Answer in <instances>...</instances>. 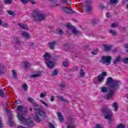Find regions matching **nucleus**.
<instances>
[{
    "instance_id": "obj_29",
    "label": "nucleus",
    "mask_w": 128,
    "mask_h": 128,
    "mask_svg": "<svg viewBox=\"0 0 128 128\" xmlns=\"http://www.w3.org/2000/svg\"><path fill=\"white\" fill-rule=\"evenodd\" d=\"M109 32L110 34H113V36H116V34H118L116 32V31L114 30H109Z\"/></svg>"
},
{
    "instance_id": "obj_49",
    "label": "nucleus",
    "mask_w": 128,
    "mask_h": 128,
    "mask_svg": "<svg viewBox=\"0 0 128 128\" xmlns=\"http://www.w3.org/2000/svg\"><path fill=\"white\" fill-rule=\"evenodd\" d=\"M56 74H58V71L55 70L53 72V76H56Z\"/></svg>"
},
{
    "instance_id": "obj_31",
    "label": "nucleus",
    "mask_w": 128,
    "mask_h": 128,
    "mask_svg": "<svg viewBox=\"0 0 128 128\" xmlns=\"http://www.w3.org/2000/svg\"><path fill=\"white\" fill-rule=\"evenodd\" d=\"M4 2L6 4H12V0H4Z\"/></svg>"
},
{
    "instance_id": "obj_30",
    "label": "nucleus",
    "mask_w": 128,
    "mask_h": 128,
    "mask_svg": "<svg viewBox=\"0 0 128 128\" xmlns=\"http://www.w3.org/2000/svg\"><path fill=\"white\" fill-rule=\"evenodd\" d=\"M66 82H62L60 85H59V86L61 88H66Z\"/></svg>"
},
{
    "instance_id": "obj_7",
    "label": "nucleus",
    "mask_w": 128,
    "mask_h": 128,
    "mask_svg": "<svg viewBox=\"0 0 128 128\" xmlns=\"http://www.w3.org/2000/svg\"><path fill=\"white\" fill-rule=\"evenodd\" d=\"M25 110L26 108L22 105H19L17 107V110L18 112H20L22 116H26L28 112V111Z\"/></svg>"
},
{
    "instance_id": "obj_20",
    "label": "nucleus",
    "mask_w": 128,
    "mask_h": 128,
    "mask_svg": "<svg viewBox=\"0 0 128 128\" xmlns=\"http://www.w3.org/2000/svg\"><path fill=\"white\" fill-rule=\"evenodd\" d=\"M120 60H122V58H120V56H118L114 60V64H118Z\"/></svg>"
},
{
    "instance_id": "obj_43",
    "label": "nucleus",
    "mask_w": 128,
    "mask_h": 128,
    "mask_svg": "<svg viewBox=\"0 0 128 128\" xmlns=\"http://www.w3.org/2000/svg\"><path fill=\"white\" fill-rule=\"evenodd\" d=\"M118 0H110V4H118Z\"/></svg>"
},
{
    "instance_id": "obj_64",
    "label": "nucleus",
    "mask_w": 128,
    "mask_h": 128,
    "mask_svg": "<svg viewBox=\"0 0 128 128\" xmlns=\"http://www.w3.org/2000/svg\"><path fill=\"white\" fill-rule=\"evenodd\" d=\"M58 6V4H56L54 6Z\"/></svg>"
},
{
    "instance_id": "obj_41",
    "label": "nucleus",
    "mask_w": 128,
    "mask_h": 128,
    "mask_svg": "<svg viewBox=\"0 0 128 128\" xmlns=\"http://www.w3.org/2000/svg\"><path fill=\"white\" fill-rule=\"evenodd\" d=\"M68 128H76V125L74 124H70L68 125Z\"/></svg>"
},
{
    "instance_id": "obj_44",
    "label": "nucleus",
    "mask_w": 128,
    "mask_h": 128,
    "mask_svg": "<svg viewBox=\"0 0 128 128\" xmlns=\"http://www.w3.org/2000/svg\"><path fill=\"white\" fill-rule=\"evenodd\" d=\"M96 128H104V126L101 124H96Z\"/></svg>"
},
{
    "instance_id": "obj_15",
    "label": "nucleus",
    "mask_w": 128,
    "mask_h": 128,
    "mask_svg": "<svg viewBox=\"0 0 128 128\" xmlns=\"http://www.w3.org/2000/svg\"><path fill=\"white\" fill-rule=\"evenodd\" d=\"M43 58L46 60V62H50V55L48 53H46L44 55Z\"/></svg>"
},
{
    "instance_id": "obj_1",
    "label": "nucleus",
    "mask_w": 128,
    "mask_h": 128,
    "mask_svg": "<svg viewBox=\"0 0 128 128\" xmlns=\"http://www.w3.org/2000/svg\"><path fill=\"white\" fill-rule=\"evenodd\" d=\"M33 106H34V110L38 112L34 117V120L35 122H40V120H42L41 118H46V112L40 111V110H42V107L40 105L38 104V102L33 105Z\"/></svg>"
},
{
    "instance_id": "obj_4",
    "label": "nucleus",
    "mask_w": 128,
    "mask_h": 128,
    "mask_svg": "<svg viewBox=\"0 0 128 128\" xmlns=\"http://www.w3.org/2000/svg\"><path fill=\"white\" fill-rule=\"evenodd\" d=\"M102 112L104 114V118L108 120V122L110 124H112V112L110 109L108 107V106H105L102 109Z\"/></svg>"
},
{
    "instance_id": "obj_23",
    "label": "nucleus",
    "mask_w": 128,
    "mask_h": 128,
    "mask_svg": "<svg viewBox=\"0 0 128 128\" xmlns=\"http://www.w3.org/2000/svg\"><path fill=\"white\" fill-rule=\"evenodd\" d=\"M112 106L114 108V112H118V103L114 102Z\"/></svg>"
},
{
    "instance_id": "obj_46",
    "label": "nucleus",
    "mask_w": 128,
    "mask_h": 128,
    "mask_svg": "<svg viewBox=\"0 0 128 128\" xmlns=\"http://www.w3.org/2000/svg\"><path fill=\"white\" fill-rule=\"evenodd\" d=\"M122 62L124 64H128V58H124L122 60Z\"/></svg>"
},
{
    "instance_id": "obj_27",
    "label": "nucleus",
    "mask_w": 128,
    "mask_h": 128,
    "mask_svg": "<svg viewBox=\"0 0 128 128\" xmlns=\"http://www.w3.org/2000/svg\"><path fill=\"white\" fill-rule=\"evenodd\" d=\"M24 66L25 68H28L30 66V64L28 62H24Z\"/></svg>"
},
{
    "instance_id": "obj_63",
    "label": "nucleus",
    "mask_w": 128,
    "mask_h": 128,
    "mask_svg": "<svg viewBox=\"0 0 128 128\" xmlns=\"http://www.w3.org/2000/svg\"><path fill=\"white\" fill-rule=\"evenodd\" d=\"M114 52H118V50L116 48L114 50Z\"/></svg>"
},
{
    "instance_id": "obj_60",
    "label": "nucleus",
    "mask_w": 128,
    "mask_h": 128,
    "mask_svg": "<svg viewBox=\"0 0 128 128\" xmlns=\"http://www.w3.org/2000/svg\"><path fill=\"white\" fill-rule=\"evenodd\" d=\"M70 0H62V2H63V4H64L66 2H68Z\"/></svg>"
},
{
    "instance_id": "obj_56",
    "label": "nucleus",
    "mask_w": 128,
    "mask_h": 128,
    "mask_svg": "<svg viewBox=\"0 0 128 128\" xmlns=\"http://www.w3.org/2000/svg\"><path fill=\"white\" fill-rule=\"evenodd\" d=\"M106 16L107 18H110V16H111L110 13H109V12L106 13Z\"/></svg>"
},
{
    "instance_id": "obj_45",
    "label": "nucleus",
    "mask_w": 128,
    "mask_h": 128,
    "mask_svg": "<svg viewBox=\"0 0 128 128\" xmlns=\"http://www.w3.org/2000/svg\"><path fill=\"white\" fill-rule=\"evenodd\" d=\"M21 2L22 4H28V2H30V0H21Z\"/></svg>"
},
{
    "instance_id": "obj_33",
    "label": "nucleus",
    "mask_w": 128,
    "mask_h": 128,
    "mask_svg": "<svg viewBox=\"0 0 128 128\" xmlns=\"http://www.w3.org/2000/svg\"><path fill=\"white\" fill-rule=\"evenodd\" d=\"M84 70H80V76L81 78H84Z\"/></svg>"
},
{
    "instance_id": "obj_18",
    "label": "nucleus",
    "mask_w": 128,
    "mask_h": 128,
    "mask_svg": "<svg viewBox=\"0 0 128 128\" xmlns=\"http://www.w3.org/2000/svg\"><path fill=\"white\" fill-rule=\"evenodd\" d=\"M112 46L110 45V46L106 45V44L104 45V48L106 52H108L110 50H112Z\"/></svg>"
},
{
    "instance_id": "obj_3",
    "label": "nucleus",
    "mask_w": 128,
    "mask_h": 128,
    "mask_svg": "<svg viewBox=\"0 0 128 128\" xmlns=\"http://www.w3.org/2000/svg\"><path fill=\"white\" fill-rule=\"evenodd\" d=\"M17 118L20 120V124H26V126H28V128H32V126H34V124L32 121V120L30 118L26 120L24 116H22L20 112H17Z\"/></svg>"
},
{
    "instance_id": "obj_55",
    "label": "nucleus",
    "mask_w": 128,
    "mask_h": 128,
    "mask_svg": "<svg viewBox=\"0 0 128 128\" xmlns=\"http://www.w3.org/2000/svg\"><path fill=\"white\" fill-rule=\"evenodd\" d=\"M49 126L50 128H54V125L52 124L51 123L49 124Z\"/></svg>"
},
{
    "instance_id": "obj_58",
    "label": "nucleus",
    "mask_w": 128,
    "mask_h": 128,
    "mask_svg": "<svg viewBox=\"0 0 128 128\" xmlns=\"http://www.w3.org/2000/svg\"><path fill=\"white\" fill-rule=\"evenodd\" d=\"M50 100L52 102H54V96H51Z\"/></svg>"
},
{
    "instance_id": "obj_8",
    "label": "nucleus",
    "mask_w": 128,
    "mask_h": 128,
    "mask_svg": "<svg viewBox=\"0 0 128 128\" xmlns=\"http://www.w3.org/2000/svg\"><path fill=\"white\" fill-rule=\"evenodd\" d=\"M66 26L68 28H71V30H72V32L73 34H78V30H76V28L72 26L70 23H68Z\"/></svg>"
},
{
    "instance_id": "obj_14",
    "label": "nucleus",
    "mask_w": 128,
    "mask_h": 128,
    "mask_svg": "<svg viewBox=\"0 0 128 128\" xmlns=\"http://www.w3.org/2000/svg\"><path fill=\"white\" fill-rule=\"evenodd\" d=\"M46 64L49 68H54V63L52 61L46 62Z\"/></svg>"
},
{
    "instance_id": "obj_21",
    "label": "nucleus",
    "mask_w": 128,
    "mask_h": 128,
    "mask_svg": "<svg viewBox=\"0 0 128 128\" xmlns=\"http://www.w3.org/2000/svg\"><path fill=\"white\" fill-rule=\"evenodd\" d=\"M42 75V73H40V72H38V73H36L35 74H34L30 76L31 78H38L39 76H40Z\"/></svg>"
},
{
    "instance_id": "obj_6",
    "label": "nucleus",
    "mask_w": 128,
    "mask_h": 128,
    "mask_svg": "<svg viewBox=\"0 0 128 128\" xmlns=\"http://www.w3.org/2000/svg\"><path fill=\"white\" fill-rule=\"evenodd\" d=\"M110 60H112V57L110 56H103L100 62L102 64H106L108 66V64H110Z\"/></svg>"
},
{
    "instance_id": "obj_47",
    "label": "nucleus",
    "mask_w": 128,
    "mask_h": 128,
    "mask_svg": "<svg viewBox=\"0 0 128 128\" xmlns=\"http://www.w3.org/2000/svg\"><path fill=\"white\" fill-rule=\"evenodd\" d=\"M102 80H96V81H95L94 82V84H102Z\"/></svg>"
},
{
    "instance_id": "obj_59",
    "label": "nucleus",
    "mask_w": 128,
    "mask_h": 128,
    "mask_svg": "<svg viewBox=\"0 0 128 128\" xmlns=\"http://www.w3.org/2000/svg\"><path fill=\"white\" fill-rule=\"evenodd\" d=\"M107 80H114V79L112 77H109L107 78Z\"/></svg>"
},
{
    "instance_id": "obj_34",
    "label": "nucleus",
    "mask_w": 128,
    "mask_h": 128,
    "mask_svg": "<svg viewBox=\"0 0 128 128\" xmlns=\"http://www.w3.org/2000/svg\"><path fill=\"white\" fill-rule=\"evenodd\" d=\"M8 14H10V16H12L16 15V14L14 13V12L12 10H8Z\"/></svg>"
},
{
    "instance_id": "obj_11",
    "label": "nucleus",
    "mask_w": 128,
    "mask_h": 128,
    "mask_svg": "<svg viewBox=\"0 0 128 128\" xmlns=\"http://www.w3.org/2000/svg\"><path fill=\"white\" fill-rule=\"evenodd\" d=\"M106 76V72H104L97 77L98 80H104V76Z\"/></svg>"
},
{
    "instance_id": "obj_61",
    "label": "nucleus",
    "mask_w": 128,
    "mask_h": 128,
    "mask_svg": "<svg viewBox=\"0 0 128 128\" xmlns=\"http://www.w3.org/2000/svg\"><path fill=\"white\" fill-rule=\"evenodd\" d=\"M30 2L32 4H36V2H34V0H31Z\"/></svg>"
},
{
    "instance_id": "obj_12",
    "label": "nucleus",
    "mask_w": 128,
    "mask_h": 128,
    "mask_svg": "<svg viewBox=\"0 0 128 128\" xmlns=\"http://www.w3.org/2000/svg\"><path fill=\"white\" fill-rule=\"evenodd\" d=\"M85 6L86 7L84 8V10L86 12H92V6L90 4H88V2H86L85 3Z\"/></svg>"
},
{
    "instance_id": "obj_48",
    "label": "nucleus",
    "mask_w": 128,
    "mask_h": 128,
    "mask_svg": "<svg viewBox=\"0 0 128 128\" xmlns=\"http://www.w3.org/2000/svg\"><path fill=\"white\" fill-rule=\"evenodd\" d=\"M15 42L17 44H22V43H20V42L18 40V38H16L15 39Z\"/></svg>"
},
{
    "instance_id": "obj_52",
    "label": "nucleus",
    "mask_w": 128,
    "mask_h": 128,
    "mask_svg": "<svg viewBox=\"0 0 128 128\" xmlns=\"http://www.w3.org/2000/svg\"><path fill=\"white\" fill-rule=\"evenodd\" d=\"M63 66H65V68L68 66V62H63Z\"/></svg>"
},
{
    "instance_id": "obj_17",
    "label": "nucleus",
    "mask_w": 128,
    "mask_h": 128,
    "mask_svg": "<svg viewBox=\"0 0 128 128\" xmlns=\"http://www.w3.org/2000/svg\"><path fill=\"white\" fill-rule=\"evenodd\" d=\"M58 44V42L54 41L49 44L50 50H54L56 44Z\"/></svg>"
},
{
    "instance_id": "obj_2",
    "label": "nucleus",
    "mask_w": 128,
    "mask_h": 128,
    "mask_svg": "<svg viewBox=\"0 0 128 128\" xmlns=\"http://www.w3.org/2000/svg\"><path fill=\"white\" fill-rule=\"evenodd\" d=\"M46 15L44 14L40 10H35L31 16V18L36 22H42V20H46Z\"/></svg>"
},
{
    "instance_id": "obj_32",
    "label": "nucleus",
    "mask_w": 128,
    "mask_h": 128,
    "mask_svg": "<svg viewBox=\"0 0 128 128\" xmlns=\"http://www.w3.org/2000/svg\"><path fill=\"white\" fill-rule=\"evenodd\" d=\"M117 128H126V125H124L122 124H120L117 126Z\"/></svg>"
},
{
    "instance_id": "obj_19",
    "label": "nucleus",
    "mask_w": 128,
    "mask_h": 128,
    "mask_svg": "<svg viewBox=\"0 0 128 128\" xmlns=\"http://www.w3.org/2000/svg\"><path fill=\"white\" fill-rule=\"evenodd\" d=\"M28 102H30L31 104H32V106H34V104H36L37 103L36 102V100H34V98L32 97L28 98Z\"/></svg>"
},
{
    "instance_id": "obj_54",
    "label": "nucleus",
    "mask_w": 128,
    "mask_h": 128,
    "mask_svg": "<svg viewBox=\"0 0 128 128\" xmlns=\"http://www.w3.org/2000/svg\"><path fill=\"white\" fill-rule=\"evenodd\" d=\"M124 47L125 48H127L126 50V52H128V44H126L124 45Z\"/></svg>"
},
{
    "instance_id": "obj_24",
    "label": "nucleus",
    "mask_w": 128,
    "mask_h": 128,
    "mask_svg": "<svg viewBox=\"0 0 128 128\" xmlns=\"http://www.w3.org/2000/svg\"><path fill=\"white\" fill-rule=\"evenodd\" d=\"M114 93L113 90H110L109 94H108V98H112V96H114Z\"/></svg>"
},
{
    "instance_id": "obj_10",
    "label": "nucleus",
    "mask_w": 128,
    "mask_h": 128,
    "mask_svg": "<svg viewBox=\"0 0 128 128\" xmlns=\"http://www.w3.org/2000/svg\"><path fill=\"white\" fill-rule=\"evenodd\" d=\"M62 10L64 12H66V14H73L72 10V9L68 8L67 6L65 7H62L61 8Z\"/></svg>"
},
{
    "instance_id": "obj_50",
    "label": "nucleus",
    "mask_w": 128,
    "mask_h": 128,
    "mask_svg": "<svg viewBox=\"0 0 128 128\" xmlns=\"http://www.w3.org/2000/svg\"><path fill=\"white\" fill-rule=\"evenodd\" d=\"M16 102L17 104H21L22 100H16Z\"/></svg>"
},
{
    "instance_id": "obj_38",
    "label": "nucleus",
    "mask_w": 128,
    "mask_h": 128,
    "mask_svg": "<svg viewBox=\"0 0 128 128\" xmlns=\"http://www.w3.org/2000/svg\"><path fill=\"white\" fill-rule=\"evenodd\" d=\"M0 96H1V98H4V90L2 89H0Z\"/></svg>"
},
{
    "instance_id": "obj_25",
    "label": "nucleus",
    "mask_w": 128,
    "mask_h": 128,
    "mask_svg": "<svg viewBox=\"0 0 128 128\" xmlns=\"http://www.w3.org/2000/svg\"><path fill=\"white\" fill-rule=\"evenodd\" d=\"M12 74L14 78H18V72H16V70H12Z\"/></svg>"
},
{
    "instance_id": "obj_22",
    "label": "nucleus",
    "mask_w": 128,
    "mask_h": 128,
    "mask_svg": "<svg viewBox=\"0 0 128 128\" xmlns=\"http://www.w3.org/2000/svg\"><path fill=\"white\" fill-rule=\"evenodd\" d=\"M100 90H101V92H104V94H106L108 92V88L104 86L101 87L100 88Z\"/></svg>"
},
{
    "instance_id": "obj_53",
    "label": "nucleus",
    "mask_w": 128,
    "mask_h": 128,
    "mask_svg": "<svg viewBox=\"0 0 128 128\" xmlns=\"http://www.w3.org/2000/svg\"><path fill=\"white\" fill-rule=\"evenodd\" d=\"M3 28H8V24L4 23L2 24Z\"/></svg>"
},
{
    "instance_id": "obj_57",
    "label": "nucleus",
    "mask_w": 128,
    "mask_h": 128,
    "mask_svg": "<svg viewBox=\"0 0 128 128\" xmlns=\"http://www.w3.org/2000/svg\"><path fill=\"white\" fill-rule=\"evenodd\" d=\"M4 125L2 124V122L0 120V128H3Z\"/></svg>"
},
{
    "instance_id": "obj_5",
    "label": "nucleus",
    "mask_w": 128,
    "mask_h": 128,
    "mask_svg": "<svg viewBox=\"0 0 128 128\" xmlns=\"http://www.w3.org/2000/svg\"><path fill=\"white\" fill-rule=\"evenodd\" d=\"M107 84L112 90H116L120 87L118 82L115 80H108Z\"/></svg>"
},
{
    "instance_id": "obj_35",
    "label": "nucleus",
    "mask_w": 128,
    "mask_h": 128,
    "mask_svg": "<svg viewBox=\"0 0 128 128\" xmlns=\"http://www.w3.org/2000/svg\"><path fill=\"white\" fill-rule=\"evenodd\" d=\"M24 90H28V84H24L22 86Z\"/></svg>"
},
{
    "instance_id": "obj_39",
    "label": "nucleus",
    "mask_w": 128,
    "mask_h": 128,
    "mask_svg": "<svg viewBox=\"0 0 128 128\" xmlns=\"http://www.w3.org/2000/svg\"><path fill=\"white\" fill-rule=\"evenodd\" d=\"M40 102H41V104H44V106H46V108H48V104H46V102H44L43 100H40Z\"/></svg>"
},
{
    "instance_id": "obj_40",
    "label": "nucleus",
    "mask_w": 128,
    "mask_h": 128,
    "mask_svg": "<svg viewBox=\"0 0 128 128\" xmlns=\"http://www.w3.org/2000/svg\"><path fill=\"white\" fill-rule=\"evenodd\" d=\"M98 52V49L96 48L95 50L92 52V54L96 56Z\"/></svg>"
},
{
    "instance_id": "obj_26",
    "label": "nucleus",
    "mask_w": 128,
    "mask_h": 128,
    "mask_svg": "<svg viewBox=\"0 0 128 128\" xmlns=\"http://www.w3.org/2000/svg\"><path fill=\"white\" fill-rule=\"evenodd\" d=\"M18 26H20L21 28H22L23 30H28V26H26V24H22V23H20L18 24Z\"/></svg>"
},
{
    "instance_id": "obj_42",
    "label": "nucleus",
    "mask_w": 128,
    "mask_h": 128,
    "mask_svg": "<svg viewBox=\"0 0 128 128\" xmlns=\"http://www.w3.org/2000/svg\"><path fill=\"white\" fill-rule=\"evenodd\" d=\"M118 26V24H116V23H113L111 24V28H117Z\"/></svg>"
},
{
    "instance_id": "obj_36",
    "label": "nucleus",
    "mask_w": 128,
    "mask_h": 128,
    "mask_svg": "<svg viewBox=\"0 0 128 128\" xmlns=\"http://www.w3.org/2000/svg\"><path fill=\"white\" fill-rule=\"evenodd\" d=\"M45 96H46V92H44L40 94V97L42 98H44Z\"/></svg>"
},
{
    "instance_id": "obj_37",
    "label": "nucleus",
    "mask_w": 128,
    "mask_h": 128,
    "mask_svg": "<svg viewBox=\"0 0 128 128\" xmlns=\"http://www.w3.org/2000/svg\"><path fill=\"white\" fill-rule=\"evenodd\" d=\"M8 120L10 126H14V122L12 121V119H10V117H8Z\"/></svg>"
},
{
    "instance_id": "obj_16",
    "label": "nucleus",
    "mask_w": 128,
    "mask_h": 128,
    "mask_svg": "<svg viewBox=\"0 0 128 128\" xmlns=\"http://www.w3.org/2000/svg\"><path fill=\"white\" fill-rule=\"evenodd\" d=\"M58 116L59 120L61 122H64V116H62V113L60 112H58Z\"/></svg>"
},
{
    "instance_id": "obj_62",
    "label": "nucleus",
    "mask_w": 128,
    "mask_h": 128,
    "mask_svg": "<svg viewBox=\"0 0 128 128\" xmlns=\"http://www.w3.org/2000/svg\"><path fill=\"white\" fill-rule=\"evenodd\" d=\"M2 21L1 20V19H0V26H2Z\"/></svg>"
},
{
    "instance_id": "obj_9",
    "label": "nucleus",
    "mask_w": 128,
    "mask_h": 128,
    "mask_svg": "<svg viewBox=\"0 0 128 128\" xmlns=\"http://www.w3.org/2000/svg\"><path fill=\"white\" fill-rule=\"evenodd\" d=\"M56 98H58V100H60V102H66V104H69L70 103V101L64 99V96L58 94L56 96Z\"/></svg>"
},
{
    "instance_id": "obj_51",
    "label": "nucleus",
    "mask_w": 128,
    "mask_h": 128,
    "mask_svg": "<svg viewBox=\"0 0 128 128\" xmlns=\"http://www.w3.org/2000/svg\"><path fill=\"white\" fill-rule=\"evenodd\" d=\"M58 34H64V32H62V30L60 29L58 30Z\"/></svg>"
},
{
    "instance_id": "obj_13",
    "label": "nucleus",
    "mask_w": 128,
    "mask_h": 128,
    "mask_svg": "<svg viewBox=\"0 0 128 128\" xmlns=\"http://www.w3.org/2000/svg\"><path fill=\"white\" fill-rule=\"evenodd\" d=\"M21 34L22 36L24 38H25L26 40H28V38H30V34L26 32H22Z\"/></svg>"
},
{
    "instance_id": "obj_28",
    "label": "nucleus",
    "mask_w": 128,
    "mask_h": 128,
    "mask_svg": "<svg viewBox=\"0 0 128 128\" xmlns=\"http://www.w3.org/2000/svg\"><path fill=\"white\" fill-rule=\"evenodd\" d=\"M4 67L0 64V74H4Z\"/></svg>"
}]
</instances>
